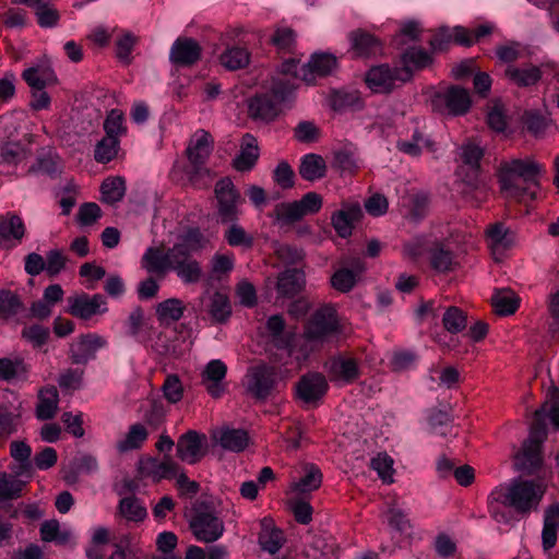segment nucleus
Segmentation results:
<instances>
[{
    "instance_id": "nucleus-11",
    "label": "nucleus",
    "mask_w": 559,
    "mask_h": 559,
    "mask_svg": "<svg viewBox=\"0 0 559 559\" xmlns=\"http://www.w3.org/2000/svg\"><path fill=\"white\" fill-rule=\"evenodd\" d=\"M67 301V311L81 320H91L93 317L105 314L108 311L107 299L102 294L81 293L68 297Z\"/></svg>"
},
{
    "instance_id": "nucleus-30",
    "label": "nucleus",
    "mask_w": 559,
    "mask_h": 559,
    "mask_svg": "<svg viewBox=\"0 0 559 559\" xmlns=\"http://www.w3.org/2000/svg\"><path fill=\"white\" fill-rule=\"evenodd\" d=\"M148 430L142 423L132 424L128 431L116 443V450L119 453H127L139 450L148 438Z\"/></svg>"
},
{
    "instance_id": "nucleus-52",
    "label": "nucleus",
    "mask_w": 559,
    "mask_h": 559,
    "mask_svg": "<svg viewBox=\"0 0 559 559\" xmlns=\"http://www.w3.org/2000/svg\"><path fill=\"white\" fill-rule=\"evenodd\" d=\"M102 200L114 204L119 202L126 193V181L122 177H110L103 181L100 186Z\"/></svg>"
},
{
    "instance_id": "nucleus-38",
    "label": "nucleus",
    "mask_w": 559,
    "mask_h": 559,
    "mask_svg": "<svg viewBox=\"0 0 559 559\" xmlns=\"http://www.w3.org/2000/svg\"><path fill=\"white\" fill-rule=\"evenodd\" d=\"M215 438L222 448L233 452L243 451L249 441L247 432L242 429H222Z\"/></svg>"
},
{
    "instance_id": "nucleus-47",
    "label": "nucleus",
    "mask_w": 559,
    "mask_h": 559,
    "mask_svg": "<svg viewBox=\"0 0 559 559\" xmlns=\"http://www.w3.org/2000/svg\"><path fill=\"white\" fill-rule=\"evenodd\" d=\"M506 75L519 86H531L540 80L539 68L531 66L526 68L508 67Z\"/></svg>"
},
{
    "instance_id": "nucleus-46",
    "label": "nucleus",
    "mask_w": 559,
    "mask_h": 559,
    "mask_svg": "<svg viewBox=\"0 0 559 559\" xmlns=\"http://www.w3.org/2000/svg\"><path fill=\"white\" fill-rule=\"evenodd\" d=\"M103 129L105 131V135L121 140L122 136H126L128 133V127L126 124V118L123 112L120 109H111L108 111L104 123Z\"/></svg>"
},
{
    "instance_id": "nucleus-14",
    "label": "nucleus",
    "mask_w": 559,
    "mask_h": 559,
    "mask_svg": "<svg viewBox=\"0 0 559 559\" xmlns=\"http://www.w3.org/2000/svg\"><path fill=\"white\" fill-rule=\"evenodd\" d=\"M107 344V340L97 333L82 334L70 345V358L73 364L86 365L95 359L96 353Z\"/></svg>"
},
{
    "instance_id": "nucleus-34",
    "label": "nucleus",
    "mask_w": 559,
    "mask_h": 559,
    "mask_svg": "<svg viewBox=\"0 0 559 559\" xmlns=\"http://www.w3.org/2000/svg\"><path fill=\"white\" fill-rule=\"evenodd\" d=\"M59 394L55 386L44 388L38 393L36 417L40 420L51 419L58 409Z\"/></svg>"
},
{
    "instance_id": "nucleus-55",
    "label": "nucleus",
    "mask_w": 559,
    "mask_h": 559,
    "mask_svg": "<svg viewBox=\"0 0 559 559\" xmlns=\"http://www.w3.org/2000/svg\"><path fill=\"white\" fill-rule=\"evenodd\" d=\"M39 2L34 8V13L37 17V23L40 27H53L59 20V13L52 5L50 0H38Z\"/></svg>"
},
{
    "instance_id": "nucleus-51",
    "label": "nucleus",
    "mask_w": 559,
    "mask_h": 559,
    "mask_svg": "<svg viewBox=\"0 0 559 559\" xmlns=\"http://www.w3.org/2000/svg\"><path fill=\"white\" fill-rule=\"evenodd\" d=\"M396 147L411 156H418L423 150H427L428 152H435V142L430 139L425 138L421 133L415 132L411 140L408 141H399L396 143Z\"/></svg>"
},
{
    "instance_id": "nucleus-48",
    "label": "nucleus",
    "mask_w": 559,
    "mask_h": 559,
    "mask_svg": "<svg viewBox=\"0 0 559 559\" xmlns=\"http://www.w3.org/2000/svg\"><path fill=\"white\" fill-rule=\"evenodd\" d=\"M27 367L21 358H0V380L11 382L25 379Z\"/></svg>"
},
{
    "instance_id": "nucleus-58",
    "label": "nucleus",
    "mask_w": 559,
    "mask_h": 559,
    "mask_svg": "<svg viewBox=\"0 0 559 559\" xmlns=\"http://www.w3.org/2000/svg\"><path fill=\"white\" fill-rule=\"evenodd\" d=\"M229 224L230 226L224 233L227 243L231 247L250 248L253 245V237L236 222Z\"/></svg>"
},
{
    "instance_id": "nucleus-8",
    "label": "nucleus",
    "mask_w": 559,
    "mask_h": 559,
    "mask_svg": "<svg viewBox=\"0 0 559 559\" xmlns=\"http://www.w3.org/2000/svg\"><path fill=\"white\" fill-rule=\"evenodd\" d=\"M276 385L277 373L274 367L259 364L247 370L243 386L246 392L255 400H266L276 390Z\"/></svg>"
},
{
    "instance_id": "nucleus-16",
    "label": "nucleus",
    "mask_w": 559,
    "mask_h": 559,
    "mask_svg": "<svg viewBox=\"0 0 559 559\" xmlns=\"http://www.w3.org/2000/svg\"><path fill=\"white\" fill-rule=\"evenodd\" d=\"M329 378L341 385L356 381L360 376L358 361L346 356L331 358L325 365Z\"/></svg>"
},
{
    "instance_id": "nucleus-31",
    "label": "nucleus",
    "mask_w": 559,
    "mask_h": 559,
    "mask_svg": "<svg viewBox=\"0 0 559 559\" xmlns=\"http://www.w3.org/2000/svg\"><path fill=\"white\" fill-rule=\"evenodd\" d=\"M559 528V502H554L545 509L542 542L545 550L555 547L557 542V531Z\"/></svg>"
},
{
    "instance_id": "nucleus-39",
    "label": "nucleus",
    "mask_w": 559,
    "mask_h": 559,
    "mask_svg": "<svg viewBox=\"0 0 559 559\" xmlns=\"http://www.w3.org/2000/svg\"><path fill=\"white\" fill-rule=\"evenodd\" d=\"M326 165L324 159L317 154H307L302 157L299 174L308 181H314L325 176Z\"/></svg>"
},
{
    "instance_id": "nucleus-10",
    "label": "nucleus",
    "mask_w": 559,
    "mask_h": 559,
    "mask_svg": "<svg viewBox=\"0 0 559 559\" xmlns=\"http://www.w3.org/2000/svg\"><path fill=\"white\" fill-rule=\"evenodd\" d=\"M214 192L221 223L237 222L240 215L239 205L242 203V198L234 182L227 177L222 178L216 182Z\"/></svg>"
},
{
    "instance_id": "nucleus-23",
    "label": "nucleus",
    "mask_w": 559,
    "mask_h": 559,
    "mask_svg": "<svg viewBox=\"0 0 559 559\" xmlns=\"http://www.w3.org/2000/svg\"><path fill=\"white\" fill-rule=\"evenodd\" d=\"M352 267H341L331 276V286L340 293L350 292L357 283L358 277L365 270V264L360 259L352 261Z\"/></svg>"
},
{
    "instance_id": "nucleus-36",
    "label": "nucleus",
    "mask_w": 559,
    "mask_h": 559,
    "mask_svg": "<svg viewBox=\"0 0 559 559\" xmlns=\"http://www.w3.org/2000/svg\"><path fill=\"white\" fill-rule=\"evenodd\" d=\"M304 473V476L292 485L293 491L302 495L317 490L322 484V473L314 464H306Z\"/></svg>"
},
{
    "instance_id": "nucleus-54",
    "label": "nucleus",
    "mask_w": 559,
    "mask_h": 559,
    "mask_svg": "<svg viewBox=\"0 0 559 559\" xmlns=\"http://www.w3.org/2000/svg\"><path fill=\"white\" fill-rule=\"evenodd\" d=\"M120 148V140L105 135L97 142L94 150V158L96 162L106 164L111 162L118 155Z\"/></svg>"
},
{
    "instance_id": "nucleus-29",
    "label": "nucleus",
    "mask_w": 559,
    "mask_h": 559,
    "mask_svg": "<svg viewBox=\"0 0 559 559\" xmlns=\"http://www.w3.org/2000/svg\"><path fill=\"white\" fill-rule=\"evenodd\" d=\"M22 78L31 88H45L57 83L55 71L46 63H38L25 69Z\"/></svg>"
},
{
    "instance_id": "nucleus-40",
    "label": "nucleus",
    "mask_w": 559,
    "mask_h": 559,
    "mask_svg": "<svg viewBox=\"0 0 559 559\" xmlns=\"http://www.w3.org/2000/svg\"><path fill=\"white\" fill-rule=\"evenodd\" d=\"M488 245L495 254H502L513 243L512 234L502 224H496L487 230Z\"/></svg>"
},
{
    "instance_id": "nucleus-12",
    "label": "nucleus",
    "mask_w": 559,
    "mask_h": 559,
    "mask_svg": "<svg viewBox=\"0 0 559 559\" xmlns=\"http://www.w3.org/2000/svg\"><path fill=\"white\" fill-rule=\"evenodd\" d=\"M138 471L142 478H150L154 483H158L177 476L180 472V465L168 454L164 455L162 460L146 456L140 459Z\"/></svg>"
},
{
    "instance_id": "nucleus-26",
    "label": "nucleus",
    "mask_w": 559,
    "mask_h": 559,
    "mask_svg": "<svg viewBox=\"0 0 559 559\" xmlns=\"http://www.w3.org/2000/svg\"><path fill=\"white\" fill-rule=\"evenodd\" d=\"M259 158V146L255 136L250 133L243 134L240 144V152L235 157L233 165L238 171H248Z\"/></svg>"
},
{
    "instance_id": "nucleus-53",
    "label": "nucleus",
    "mask_w": 559,
    "mask_h": 559,
    "mask_svg": "<svg viewBox=\"0 0 559 559\" xmlns=\"http://www.w3.org/2000/svg\"><path fill=\"white\" fill-rule=\"evenodd\" d=\"M209 312L215 322H226L231 314L228 297L219 292L214 293L210 298Z\"/></svg>"
},
{
    "instance_id": "nucleus-45",
    "label": "nucleus",
    "mask_w": 559,
    "mask_h": 559,
    "mask_svg": "<svg viewBox=\"0 0 559 559\" xmlns=\"http://www.w3.org/2000/svg\"><path fill=\"white\" fill-rule=\"evenodd\" d=\"M352 47L357 56L368 57L381 50L379 40L371 34L355 32L350 35Z\"/></svg>"
},
{
    "instance_id": "nucleus-18",
    "label": "nucleus",
    "mask_w": 559,
    "mask_h": 559,
    "mask_svg": "<svg viewBox=\"0 0 559 559\" xmlns=\"http://www.w3.org/2000/svg\"><path fill=\"white\" fill-rule=\"evenodd\" d=\"M202 48L189 37L177 38L170 49L169 60L179 67H191L201 58Z\"/></svg>"
},
{
    "instance_id": "nucleus-2",
    "label": "nucleus",
    "mask_w": 559,
    "mask_h": 559,
    "mask_svg": "<svg viewBox=\"0 0 559 559\" xmlns=\"http://www.w3.org/2000/svg\"><path fill=\"white\" fill-rule=\"evenodd\" d=\"M544 173L543 165L532 158L503 160L498 168L500 189L507 198L534 200Z\"/></svg>"
},
{
    "instance_id": "nucleus-6",
    "label": "nucleus",
    "mask_w": 559,
    "mask_h": 559,
    "mask_svg": "<svg viewBox=\"0 0 559 559\" xmlns=\"http://www.w3.org/2000/svg\"><path fill=\"white\" fill-rule=\"evenodd\" d=\"M340 332L341 325L335 306L325 304L319 307L305 324L302 338L308 348L302 356L307 357L309 352L322 346Z\"/></svg>"
},
{
    "instance_id": "nucleus-15",
    "label": "nucleus",
    "mask_w": 559,
    "mask_h": 559,
    "mask_svg": "<svg viewBox=\"0 0 559 559\" xmlns=\"http://www.w3.org/2000/svg\"><path fill=\"white\" fill-rule=\"evenodd\" d=\"M206 436L197 430L181 435L176 447L178 459L191 465L200 462L206 453Z\"/></svg>"
},
{
    "instance_id": "nucleus-19",
    "label": "nucleus",
    "mask_w": 559,
    "mask_h": 559,
    "mask_svg": "<svg viewBox=\"0 0 559 559\" xmlns=\"http://www.w3.org/2000/svg\"><path fill=\"white\" fill-rule=\"evenodd\" d=\"M227 373V366L219 359L209 361L202 371V384L207 393L214 397H221L226 391L224 382Z\"/></svg>"
},
{
    "instance_id": "nucleus-56",
    "label": "nucleus",
    "mask_w": 559,
    "mask_h": 559,
    "mask_svg": "<svg viewBox=\"0 0 559 559\" xmlns=\"http://www.w3.org/2000/svg\"><path fill=\"white\" fill-rule=\"evenodd\" d=\"M285 538L283 532L277 528H264L259 534V545L263 551L275 555L283 547Z\"/></svg>"
},
{
    "instance_id": "nucleus-59",
    "label": "nucleus",
    "mask_w": 559,
    "mask_h": 559,
    "mask_svg": "<svg viewBox=\"0 0 559 559\" xmlns=\"http://www.w3.org/2000/svg\"><path fill=\"white\" fill-rule=\"evenodd\" d=\"M271 43L281 52H292L296 44V34L290 27L280 26L274 31Z\"/></svg>"
},
{
    "instance_id": "nucleus-62",
    "label": "nucleus",
    "mask_w": 559,
    "mask_h": 559,
    "mask_svg": "<svg viewBox=\"0 0 559 559\" xmlns=\"http://www.w3.org/2000/svg\"><path fill=\"white\" fill-rule=\"evenodd\" d=\"M483 156L484 150L473 142L464 143L460 147V158L462 163L474 171L478 170Z\"/></svg>"
},
{
    "instance_id": "nucleus-50",
    "label": "nucleus",
    "mask_w": 559,
    "mask_h": 559,
    "mask_svg": "<svg viewBox=\"0 0 559 559\" xmlns=\"http://www.w3.org/2000/svg\"><path fill=\"white\" fill-rule=\"evenodd\" d=\"M185 312L183 302L178 298H169L156 306V316L160 322H176Z\"/></svg>"
},
{
    "instance_id": "nucleus-35",
    "label": "nucleus",
    "mask_w": 559,
    "mask_h": 559,
    "mask_svg": "<svg viewBox=\"0 0 559 559\" xmlns=\"http://www.w3.org/2000/svg\"><path fill=\"white\" fill-rule=\"evenodd\" d=\"M267 331L270 332L273 341L278 348L288 349V353L293 354V344L295 341L294 333L284 334L285 321L282 316L274 314L267 319L266 322Z\"/></svg>"
},
{
    "instance_id": "nucleus-9",
    "label": "nucleus",
    "mask_w": 559,
    "mask_h": 559,
    "mask_svg": "<svg viewBox=\"0 0 559 559\" xmlns=\"http://www.w3.org/2000/svg\"><path fill=\"white\" fill-rule=\"evenodd\" d=\"M323 204L317 192H307L298 201L278 203L274 209L275 218L282 224H293L305 216L318 213Z\"/></svg>"
},
{
    "instance_id": "nucleus-41",
    "label": "nucleus",
    "mask_w": 559,
    "mask_h": 559,
    "mask_svg": "<svg viewBox=\"0 0 559 559\" xmlns=\"http://www.w3.org/2000/svg\"><path fill=\"white\" fill-rule=\"evenodd\" d=\"M491 305L500 316L513 314L520 305V298L511 289H499L491 297Z\"/></svg>"
},
{
    "instance_id": "nucleus-57",
    "label": "nucleus",
    "mask_w": 559,
    "mask_h": 559,
    "mask_svg": "<svg viewBox=\"0 0 559 559\" xmlns=\"http://www.w3.org/2000/svg\"><path fill=\"white\" fill-rule=\"evenodd\" d=\"M23 308L19 296L7 289L0 290V318L9 319L16 316Z\"/></svg>"
},
{
    "instance_id": "nucleus-20",
    "label": "nucleus",
    "mask_w": 559,
    "mask_h": 559,
    "mask_svg": "<svg viewBox=\"0 0 559 559\" xmlns=\"http://www.w3.org/2000/svg\"><path fill=\"white\" fill-rule=\"evenodd\" d=\"M402 78L401 70H392L388 66H378L367 72L366 83L376 93H389L395 87V82H401Z\"/></svg>"
},
{
    "instance_id": "nucleus-64",
    "label": "nucleus",
    "mask_w": 559,
    "mask_h": 559,
    "mask_svg": "<svg viewBox=\"0 0 559 559\" xmlns=\"http://www.w3.org/2000/svg\"><path fill=\"white\" fill-rule=\"evenodd\" d=\"M164 397L171 404L181 401L183 396V386L177 374H168L162 385Z\"/></svg>"
},
{
    "instance_id": "nucleus-37",
    "label": "nucleus",
    "mask_w": 559,
    "mask_h": 559,
    "mask_svg": "<svg viewBox=\"0 0 559 559\" xmlns=\"http://www.w3.org/2000/svg\"><path fill=\"white\" fill-rule=\"evenodd\" d=\"M40 537L46 543L55 542L58 545H68L72 540L71 530H61L58 520H47L40 525Z\"/></svg>"
},
{
    "instance_id": "nucleus-33",
    "label": "nucleus",
    "mask_w": 559,
    "mask_h": 559,
    "mask_svg": "<svg viewBox=\"0 0 559 559\" xmlns=\"http://www.w3.org/2000/svg\"><path fill=\"white\" fill-rule=\"evenodd\" d=\"M429 261L437 273L451 272L455 266L454 253L439 241L432 242L429 248Z\"/></svg>"
},
{
    "instance_id": "nucleus-5",
    "label": "nucleus",
    "mask_w": 559,
    "mask_h": 559,
    "mask_svg": "<svg viewBox=\"0 0 559 559\" xmlns=\"http://www.w3.org/2000/svg\"><path fill=\"white\" fill-rule=\"evenodd\" d=\"M207 240L197 229H189L179 241L174 245L171 269L185 284L198 283L202 277L200 263L192 258V254L204 249Z\"/></svg>"
},
{
    "instance_id": "nucleus-42",
    "label": "nucleus",
    "mask_w": 559,
    "mask_h": 559,
    "mask_svg": "<svg viewBox=\"0 0 559 559\" xmlns=\"http://www.w3.org/2000/svg\"><path fill=\"white\" fill-rule=\"evenodd\" d=\"M62 163L58 155L52 153H44L40 154L36 163L33 164L29 168V173L37 175H46L51 178L57 177L61 174Z\"/></svg>"
},
{
    "instance_id": "nucleus-24",
    "label": "nucleus",
    "mask_w": 559,
    "mask_h": 559,
    "mask_svg": "<svg viewBox=\"0 0 559 559\" xmlns=\"http://www.w3.org/2000/svg\"><path fill=\"white\" fill-rule=\"evenodd\" d=\"M306 284L305 273L298 269H287L277 276L276 290L282 297H294Z\"/></svg>"
},
{
    "instance_id": "nucleus-32",
    "label": "nucleus",
    "mask_w": 559,
    "mask_h": 559,
    "mask_svg": "<svg viewBox=\"0 0 559 559\" xmlns=\"http://www.w3.org/2000/svg\"><path fill=\"white\" fill-rule=\"evenodd\" d=\"M173 252L174 246L165 252L150 247L142 258L143 267L150 273H165L170 271L173 263L170 254H173Z\"/></svg>"
},
{
    "instance_id": "nucleus-17",
    "label": "nucleus",
    "mask_w": 559,
    "mask_h": 559,
    "mask_svg": "<svg viewBox=\"0 0 559 559\" xmlns=\"http://www.w3.org/2000/svg\"><path fill=\"white\" fill-rule=\"evenodd\" d=\"M336 66V59L330 53H314L308 63L295 69L296 76L307 84H313L317 76H324L331 73Z\"/></svg>"
},
{
    "instance_id": "nucleus-25",
    "label": "nucleus",
    "mask_w": 559,
    "mask_h": 559,
    "mask_svg": "<svg viewBox=\"0 0 559 559\" xmlns=\"http://www.w3.org/2000/svg\"><path fill=\"white\" fill-rule=\"evenodd\" d=\"M403 78L401 82H406L412 78L414 71L421 70L432 62V57L423 48L412 47L402 53Z\"/></svg>"
},
{
    "instance_id": "nucleus-28",
    "label": "nucleus",
    "mask_w": 559,
    "mask_h": 559,
    "mask_svg": "<svg viewBox=\"0 0 559 559\" xmlns=\"http://www.w3.org/2000/svg\"><path fill=\"white\" fill-rule=\"evenodd\" d=\"M24 234L25 226L20 216L12 213L0 216V246L20 242Z\"/></svg>"
},
{
    "instance_id": "nucleus-1",
    "label": "nucleus",
    "mask_w": 559,
    "mask_h": 559,
    "mask_svg": "<svg viewBox=\"0 0 559 559\" xmlns=\"http://www.w3.org/2000/svg\"><path fill=\"white\" fill-rule=\"evenodd\" d=\"M546 417H549L551 424L559 429V390L557 388L551 389L545 403L535 411L528 438L523 443L522 451L515 456L516 468L522 473L532 475L542 466V444L547 438Z\"/></svg>"
},
{
    "instance_id": "nucleus-21",
    "label": "nucleus",
    "mask_w": 559,
    "mask_h": 559,
    "mask_svg": "<svg viewBox=\"0 0 559 559\" xmlns=\"http://www.w3.org/2000/svg\"><path fill=\"white\" fill-rule=\"evenodd\" d=\"M328 390V382L320 373H310L301 377L296 386L297 396L304 403L318 402Z\"/></svg>"
},
{
    "instance_id": "nucleus-61",
    "label": "nucleus",
    "mask_w": 559,
    "mask_h": 559,
    "mask_svg": "<svg viewBox=\"0 0 559 559\" xmlns=\"http://www.w3.org/2000/svg\"><path fill=\"white\" fill-rule=\"evenodd\" d=\"M429 200L424 193H416L409 198L405 216L412 222H419L428 213Z\"/></svg>"
},
{
    "instance_id": "nucleus-7",
    "label": "nucleus",
    "mask_w": 559,
    "mask_h": 559,
    "mask_svg": "<svg viewBox=\"0 0 559 559\" xmlns=\"http://www.w3.org/2000/svg\"><path fill=\"white\" fill-rule=\"evenodd\" d=\"M545 486L534 480L513 483L501 499V503L522 514L536 510L545 495Z\"/></svg>"
},
{
    "instance_id": "nucleus-49",
    "label": "nucleus",
    "mask_w": 559,
    "mask_h": 559,
    "mask_svg": "<svg viewBox=\"0 0 559 559\" xmlns=\"http://www.w3.org/2000/svg\"><path fill=\"white\" fill-rule=\"evenodd\" d=\"M27 480L15 478L12 474L0 473V503L21 497Z\"/></svg>"
},
{
    "instance_id": "nucleus-44",
    "label": "nucleus",
    "mask_w": 559,
    "mask_h": 559,
    "mask_svg": "<svg viewBox=\"0 0 559 559\" xmlns=\"http://www.w3.org/2000/svg\"><path fill=\"white\" fill-rule=\"evenodd\" d=\"M221 64L227 70H238L246 68L250 62V53L243 47L233 46L227 48L219 56Z\"/></svg>"
},
{
    "instance_id": "nucleus-3",
    "label": "nucleus",
    "mask_w": 559,
    "mask_h": 559,
    "mask_svg": "<svg viewBox=\"0 0 559 559\" xmlns=\"http://www.w3.org/2000/svg\"><path fill=\"white\" fill-rule=\"evenodd\" d=\"M214 147L213 136L205 130H197L189 140L186 148L188 164L180 166L174 165L173 175L178 180H185L193 188L205 189L213 179L211 170L206 167V162Z\"/></svg>"
},
{
    "instance_id": "nucleus-4",
    "label": "nucleus",
    "mask_w": 559,
    "mask_h": 559,
    "mask_svg": "<svg viewBox=\"0 0 559 559\" xmlns=\"http://www.w3.org/2000/svg\"><path fill=\"white\" fill-rule=\"evenodd\" d=\"M295 90L288 78H275L267 90L255 93L248 99V115L254 121L271 122L282 112Z\"/></svg>"
},
{
    "instance_id": "nucleus-43",
    "label": "nucleus",
    "mask_w": 559,
    "mask_h": 559,
    "mask_svg": "<svg viewBox=\"0 0 559 559\" xmlns=\"http://www.w3.org/2000/svg\"><path fill=\"white\" fill-rule=\"evenodd\" d=\"M119 514L129 522H142L147 516L146 508L142 501L134 497H124L119 501Z\"/></svg>"
},
{
    "instance_id": "nucleus-63",
    "label": "nucleus",
    "mask_w": 559,
    "mask_h": 559,
    "mask_svg": "<svg viewBox=\"0 0 559 559\" xmlns=\"http://www.w3.org/2000/svg\"><path fill=\"white\" fill-rule=\"evenodd\" d=\"M370 466L383 483H393V460L386 453H379L371 460Z\"/></svg>"
},
{
    "instance_id": "nucleus-22",
    "label": "nucleus",
    "mask_w": 559,
    "mask_h": 559,
    "mask_svg": "<svg viewBox=\"0 0 559 559\" xmlns=\"http://www.w3.org/2000/svg\"><path fill=\"white\" fill-rule=\"evenodd\" d=\"M436 100L443 103L448 112L453 116L466 114L472 104L468 91L460 86H452L444 93L438 94Z\"/></svg>"
},
{
    "instance_id": "nucleus-60",
    "label": "nucleus",
    "mask_w": 559,
    "mask_h": 559,
    "mask_svg": "<svg viewBox=\"0 0 559 559\" xmlns=\"http://www.w3.org/2000/svg\"><path fill=\"white\" fill-rule=\"evenodd\" d=\"M442 323L448 332L455 334L465 329L467 320L460 308L449 307L443 313Z\"/></svg>"
},
{
    "instance_id": "nucleus-27",
    "label": "nucleus",
    "mask_w": 559,
    "mask_h": 559,
    "mask_svg": "<svg viewBox=\"0 0 559 559\" xmlns=\"http://www.w3.org/2000/svg\"><path fill=\"white\" fill-rule=\"evenodd\" d=\"M360 214L359 205H344L332 214L331 224L340 237L346 238L352 235L354 222L359 218Z\"/></svg>"
},
{
    "instance_id": "nucleus-13",
    "label": "nucleus",
    "mask_w": 559,
    "mask_h": 559,
    "mask_svg": "<svg viewBox=\"0 0 559 559\" xmlns=\"http://www.w3.org/2000/svg\"><path fill=\"white\" fill-rule=\"evenodd\" d=\"M195 538L203 543L217 540L224 533V522L213 511H198L190 522Z\"/></svg>"
}]
</instances>
